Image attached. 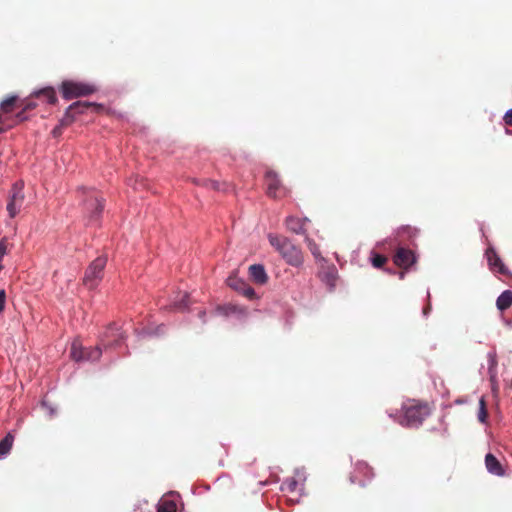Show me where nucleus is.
Listing matches in <instances>:
<instances>
[{
  "label": "nucleus",
  "instance_id": "obj_16",
  "mask_svg": "<svg viewBox=\"0 0 512 512\" xmlns=\"http://www.w3.org/2000/svg\"><path fill=\"white\" fill-rule=\"evenodd\" d=\"M308 221L307 218H304L303 220L294 217V216H288L286 218L285 224L288 230L295 234H305V229L303 227V222Z\"/></svg>",
  "mask_w": 512,
  "mask_h": 512
},
{
  "label": "nucleus",
  "instance_id": "obj_4",
  "mask_svg": "<svg viewBox=\"0 0 512 512\" xmlns=\"http://www.w3.org/2000/svg\"><path fill=\"white\" fill-rule=\"evenodd\" d=\"M107 263L106 256H99L91 264L85 271V275L83 278V282L85 286L89 289H94L97 287L99 281L102 279L103 270Z\"/></svg>",
  "mask_w": 512,
  "mask_h": 512
},
{
  "label": "nucleus",
  "instance_id": "obj_33",
  "mask_svg": "<svg viewBox=\"0 0 512 512\" xmlns=\"http://www.w3.org/2000/svg\"><path fill=\"white\" fill-rule=\"evenodd\" d=\"M397 233H406L410 238L416 237L419 233V230L415 227H411L409 225L401 226L398 228Z\"/></svg>",
  "mask_w": 512,
  "mask_h": 512
},
{
  "label": "nucleus",
  "instance_id": "obj_7",
  "mask_svg": "<svg viewBox=\"0 0 512 512\" xmlns=\"http://www.w3.org/2000/svg\"><path fill=\"white\" fill-rule=\"evenodd\" d=\"M373 477V469L366 462L358 461L355 464L353 472L350 474L349 480L353 484H359L364 487Z\"/></svg>",
  "mask_w": 512,
  "mask_h": 512
},
{
  "label": "nucleus",
  "instance_id": "obj_17",
  "mask_svg": "<svg viewBox=\"0 0 512 512\" xmlns=\"http://www.w3.org/2000/svg\"><path fill=\"white\" fill-rule=\"evenodd\" d=\"M190 304V295L187 292H185L182 295L179 294L176 296V298L173 300L171 304V307L177 311H186L189 308Z\"/></svg>",
  "mask_w": 512,
  "mask_h": 512
},
{
  "label": "nucleus",
  "instance_id": "obj_3",
  "mask_svg": "<svg viewBox=\"0 0 512 512\" xmlns=\"http://www.w3.org/2000/svg\"><path fill=\"white\" fill-rule=\"evenodd\" d=\"M87 192L86 198L83 202L84 211L87 217V225L97 226L104 209V200L99 198L96 193L91 189L83 188Z\"/></svg>",
  "mask_w": 512,
  "mask_h": 512
},
{
  "label": "nucleus",
  "instance_id": "obj_43",
  "mask_svg": "<svg viewBox=\"0 0 512 512\" xmlns=\"http://www.w3.org/2000/svg\"><path fill=\"white\" fill-rule=\"evenodd\" d=\"M295 474L297 477L301 478L302 481H305L306 477L303 470L296 469Z\"/></svg>",
  "mask_w": 512,
  "mask_h": 512
},
{
  "label": "nucleus",
  "instance_id": "obj_45",
  "mask_svg": "<svg viewBox=\"0 0 512 512\" xmlns=\"http://www.w3.org/2000/svg\"><path fill=\"white\" fill-rule=\"evenodd\" d=\"M5 253H6V247L2 243H0V259L3 258Z\"/></svg>",
  "mask_w": 512,
  "mask_h": 512
},
{
  "label": "nucleus",
  "instance_id": "obj_34",
  "mask_svg": "<svg viewBox=\"0 0 512 512\" xmlns=\"http://www.w3.org/2000/svg\"><path fill=\"white\" fill-rule=\"evenodd\" d=\"M478 420L481 422V423H484L486 422V419H487V410H486V407H485V401L483 398L480 399L479 401V411H478Z\"/></svg>",
  "mask_w": 512,
  "mask_h": 512
},
{
  "label": "nucleus",
  "instance_id": "obj_1",
  "mask_svg": "<svg viewBox=\"0 0 512 512\" xmlns=\"http://www.w3.org/2000/svg\"><path fill=\"white\" fill-rule=\"evenodd\" d=\"M402 414L398 416L397 421L403 427L418 428L423 421L430 415V409L427 404L418 403L414 400L402 405Z\"/></svg>",
  "mask_w": 512,
  "mask_h": 512
},
{
  "label": "nucleus",
  "instance_id": "obj_35",
  "mask_svg": "<svg viewBox=\"0 0 512 512\" xmlns=\"http://www.w3.org/2000/svg\"><path fill=\"white\" fill-rule=\"evenodd\" d=\"M31 107H34V105H31V104H28L22 111L18 112L16 114V118L18 119V121H25L27 120V116L25 114V111L27 108H31Z\"/></svg>",
  "mask_w": 512,
  "mask_h": 512
},
{
  "label": "nucleus",
  "instance_id": "obj_36",
  "mask_svg": "<svg viewBox=\"0 0 512 512\" xmlns=\"http://www.w3.org/2000/svg\"><path fill=\"white\" fill-rule=\"evenodd\" d=\"M6 305V292L4 289L0 290V313L4 311Z\"/></svg>",
  "mask_w": 512,
  "mask_h": 512
},
{
  "label": "nucleus",
  "instance_id": "obj_15",
  "mask_svg": "<svg viewBox=\"0 0 512 512\" xmlns=\"http://www.w3.org/2000/svg\"><path fill=\"white\" fill-rule=\"evenodd\" d=\"M249 275L257 284L263 285L268 281V276L264 265L253 264L249 267Z\"/></svg>",
  "mask_w": 512,
  "mask_h": 512
},
{
  "label": "nucleus",
  "instance_id": "obj_38",
  "mask_svg": "<svg viewBox=\"0 0 512 512\" xmlns=\"http://www.w3.org/2000/svg\"><path fill=\"white\" fill-rule=\"evenodd\" d=\"M427 298H428V304L423 308V316L427 317L431 311V303H430V291L427 290Z\"/></svg>",
  "mask_w": 512,
  "mask_h": 512
},
{
  "label": "nucleus",
  "instance_id": "obj_27",
  "mask_svg": "<svg viewBox=\"0 0 512 512\" xmlns=\"http://www.w3.org/2000/svg\"><path fill=\"white\" fill-rule=\"evenodd\" d=\"M298 485H299L298 481L295 478L290 477V478L285 479L282 482L280 488L282 491H285V492H295L297 490Z\"/></svg>",
  "mask_w": 512,
  "mask_h": 512
},
{
  "label": "nucleus",
  "instance_id": "obj_41",
  "mask_svg": "<svg viewBox=\"0 0 512 512\" xmlns=\"http://www.w3.org/2000/svg\"><path fill=\"white\" fill-rule=\"evenodd\" d=\"M207 185L215 190H220V184L215 180H208Z\"/></svg>",
  "mask_w": 512,
  "mask_h": 512
},
{
  "label": "nucleus",
  "instance_id": "obj_13",
  "mask_svg": "<svg viewBox=\"0 0 512 512\" xmlns=\"http://www.w3.org/2000/svg\"><path fill=\"white\" fill-rule=\"evenodd\" d=\"M485 466L490 474L495 476H503L505 470L499 460L491 453H487L485 456Z\"/></svg>",
  "mask_w": 512,
  "mask_h": 512
},
{
  "label": "nucleus",
  "instance_id": "obj_28",
  "mask_svg": "<svg viewBox=\"0 0 512 512\" xmlns=\"http://www.w3.org/2000/svg\"><path fill=\"white\" fill-rule=\"evenodd\" d=\"M370 261L375 268H381L387 261L384 255L371 251Z\"/></svg>",
  "mask_w": 512,
  "mask_h": 512
},
{
  "label": "nucleus",
  "instance_id": "obj_37",
  "mask_svg": "<svg viewBox=\"0 0 512 512\" xmlns=\"http://www.w3.org/2000/svg\"><path fill=\"white\" fill-rule=\"evenodd\" d=\"M64 120L60 122V124L56 125L52 130V136L57 138L61 135L62 132V126H63Z\"/></svg>",
  "mask_w": 512,
  "mask_h": 512
},
{
  "label": "nucleus",
  "instance_id": "obj_22",
  "mask_svg": "<svg viewBox=\"0 0 512 512\" xmlns=\"http://www.w3.org/2000/svg\"><path fill=\"white\" fill-rule=\"evenodd\" d=\"M36 96H43L48 104H55L57 101V95L53 88H44L34 92Z\"/></svg>",
  "mask_w": 512,
  "mask_h": 512
},
{
  "label": "nucleus",
  "instance_id": "obj_8",
  "mask_svg": "<svg viewBox=\"0 0 512 512\" xmlns=\"http://www.w3.org/2000/svg\"><path fill=\"white\" fill-rule=\"evenodd\" d=\"M125 340L124 334L120 331V328L115 324H110L101 338V345L107 348H113L119 346Z\"/></svg>",
  "mask_w": 512,
  "mask_h": 512
},
{
  "label": "nucleus",
  "instance_id": "obj_12",
  "mask_svg": "<svg viewBox=\"0 0 512 512\" xmlns=\"http://www.w3.org/2000/svg\"><path fill=\"white\" fill-rule=\"evenodd\" d=\"M487 365H488V375L492 387H494L497 383V353L495 349L488 351L487 353Z\"/></svg>",
  "mask_w": 512,
  "mask_h": 512
},
{
  "label": "nucleus",
  "instance_id": "obj_2",
  "mask_svg": "<svg viewBox=\"0 0 512 512\" xmlns=\"http://www.w3.org/2000/svg\"><path fill=\"white\" fill-rule=\"evenodd\" d=\"M268 240L287 264L295 267L303 264V256L300 249L289 238L270 233L268 234Z\"/></svg>",
  "mask_w": 512,
  "mask_h": 512
},
{
  "label": "nucleus",
  "instance_id": "obj_20",
  "mask_svg": "<svg viewBox=\"0 0 512 512\" xmlns=\"http://www.w3.org/2000/svg\"><path fill=\"white\" fill-rule=\"evenodd\" d=\"M14 442V436L11 432H8L7 435L0 441V460L7 457L10 453Z\"/></svg>",
  "mask_w": 512,
  "mask_h": 512
},
{
  "label": "nucleus",
  "instance_id": "obj_44",
  "mask_svg": "<svg viewBox=\"0 0 512 512\" xmlns=\"http://www.w3.org/2000/svg\"><path fill=\"white\" fill-rule=\"evenodd\" d=\"M389 240H390V239H384V240L378 241V242L376 243V246H377L378 248H382V247H384V245H385Z\"/></svg>",
  "mask_w": 512,
  "mask_h": 512
},
{
  "label": "nucleus",
  "instance_id": "obj_39",
  "mask_svg": "<svg viewBox=\"0 0 512 512\" xmlns=\"http://www.w3.org/2000/svg\"><path fill=\"white\" fill-rule=\"evenodd\" d=\"M503 120L507 125L512 126V108L507 110L503 116Z\"/></svg>",
  "mask_w": 512,
  "mask_h": 512
},
{
  "label": "nucleus",
  "instance_id": "obj_21",
  "mask_svg": "<svg viewBox=\"0 0 512 512\" xmlns=\"http://www.w3.org/2000/svg\"><path fill=\"white\" fill-rule=\"evenodd\" d=\"M216 312L218 314H221L224 316H229L231 314H241V315L245 314L244 309H242L238 306H235V305H231V304L224 305V306H218L216 309Z\"/></svg>",
  "mask_w": 512,
  "mask_h": 512
},
{
  "label": "nucleus",
  "instance_id": "obj_5",
  "mask_svg": "<svg viewBox=\"0 0 512 512\" xmlns=\"http://www.w3.org/2000/svg\"><path fill=\"white\" fill-rule=\"evenodd\" d=\"M95 91V86L82 82L64 81L61 86L62 96L65 100L87 96Z\"/></svg>",
  "mask_w": 512,
  "mask_h": 512
},
{
  "label": "nucleus",
  "instance_id": "obj_42",
  "mask_svg": "<svg viewBox=\"0 0 512 512\" xmlns=\"http://www.w3.org/2000/svg\"><path fill=\"white\" fill-rule=\"evenodd\" d=\"M198 317H199V319L201 320V322H202L203 324H205V323L207 322V319H206V310H204V309L199 310V312H198Z\"/></svg>",
  "mask_w": 512,
  "mask_h": 512
},
{
  "label": "nucleus",
  "instance_id": "obj_30",
  "mask_svg": "<svg viewBox=\"0 0 512 512\" xmlns=\"http://www.w3.org/2000/svg\"><path fill=\"white\" fill-rule=\"evenodd\" d=\"M18 99V96L17 95H10L8 96L7 98H5L4 100H2L0 102V108L4 111V112H8L10 110V107L13 106L15 104V102L17 101Z\"/></svg>",
  "mask_w": 512,
  "mask_h": 512
},
{
  "label": "nucleus",
  "instance_id": "obj_32",
  "mask_svg": "<svg viewBox=\"0 0 512 512\" xmlns=\"http://www.w3.org/2000/svg\"><path fill=\"white\" fill-rule=\"evenodd\" d=\"M20 208H21V206L18 205L16 201H12V200L8 201L7 207H6L7 212L11 218H14L18 214Z\"/></svg>",
  "mask_w": 512,
  "mask_h": 512
},
{
  "label": "nucleus",
  "instance_id": "obj_18",
  "mask_svg": "<svg viewBox=\"0 0 512 512\" xmlns=\"http://www.w3.org/2000/svg\"><path fill=\"white\" fill-rule=\"evenodd\" d=\"M24 184L22 181H17L12 185L9 200L16 201L18 205L22 206L24 201Z\"/></svg>",
  "mask_w": 512,
  "mask_h": 512
},
{
  "label": "nucleus",
  "instance_id": "obj_31",
  "mask_svg": "<svg viewBox=\"0 0 512 512\" xmlns=\"http://www.w3.org/2000/svg\"><path fill=\"white\" fill-rule=\"evenodd\" d=\"M157 512H176V504L173 501H163L159 504Z\"/></svg>",
  "mask_w": 512,
  "mask_h": 512
},
{
  "label": "nucleus",
  "instance_id": "obj_29",
  "mask_svg": "<svg viewBox=\"0 0 512 512\" xmlns=\"http://www.w3.org/2000/svg\"><path fill=\"white\" fill-rule=\"evenodd\" d=\"M305 242H306L309 250L311 251L312 255L317 260H323V258L321 257L320 249H319L318 245L314 242V240H312L311 238L306 236L305 237Z\"/></svg>",
  "mask_w": 512,
  "mask_h": 512
},
{
  "label": "nucleus",
  "instance_id": "obj_25",
  "mask_svg": "<svg viewBox=\"0 0 512 512\" xmlns=\"http://www.w3.org/2000/svg\"><path fill=\"white\" fill-rule=\"evenodd\" d=\"M166 329V326L164 324L159 325L156 329H142L139 331H136L138 338H144V337H150V336H156L164 333Z\"/></svg>",
  "mask_w": 512,
  "mask_h": 512
},
{
  "label": "nucleus",
  "instance_id": "obj_10",
  "mask_svg": "<svg viewBox=\"0 0 512 512\" xmlns=\"http://www.w3.org/2000/svg\"><path fill=\"white\" fill-rule=\"evenodd\" d=\"M90 108L99 110L102 108V105L89 101H76L67 107L65 117H70L73 120L77 114H83Z\"/></svg>",
  "mask_w": 512,
  "mask_h": 512
},
{
  "label": "nucleus",
  "instance_id": "obj_23",
  "mask_svg": "<svg viewBox=\"0 0 512 512\" xmlns=\"http://www.w3.org/2000/svg\"><path fill=\"white\" fill-rule=\"evenodd\" d=\"M102 355V348L101 346H95V347H89L85 348V360L84 361H91L95 362L100 359Z\"/></svg>",
  "mask_w": 512,
  "mask_h": 512
},
{
  "label": "nucleus",
  "instance_id": "obj_11",
  "mask_svg": "<svg viewBox=\"0 0 512 512\" xmlns=\"http://www.w3.org/2000/svg\"><path fill=\"white\" fill-rule=\"evenodd\" d=\"M393 261L398 267L408 268L416 262V257L411 250L400 247L397 249Z\"/></svg>",
  "mask_w": 512,
  "mask_h": 512
},
{
  "label": "nucleus",
  "instance_id": "obj_24",
  "mask_svg": "<svg viewBox=\"0 0 512 512\" xmlns=\"http://www.w3.org/2000/svg\"><path fill=\"white\" fill-rule=\"evenodd\" d=\"M85 348L74 342L71 347L72 359L76 362H83L85 360Z\"/></svg>",
  "mask_w": 512,
  "mask_h": 512
},
{
  "label": "nucleus",
  "instance_id": "obj_40",
  "mask_svg": "<svg viewBox=\"0 0 512 512\" xmlns=\"http://www.w3.org/2000/svg\"><path fill=\"white\" fill-rule=\"evenodd\" d=\"M42 406L48 411L50 416L55 415V409L46 401H42Z\"/></svg>",
  "mask_w": 512,
  "mask_h": 512
},
{
  "label": "nucleus",
  "instance_id": "obj_19",
  "mask_svg": "<svg viewBox=\"0 0 512 512\" xmlns=\"http://www.w3.org/2000/svg\"><path fill=\"white\" fill-rule=\"evenodd\" d=\"M512 305V290L503 291L496 300L497 309L504 311Z\"/></svg>",
  "mask_w": 512,
  "mask_h": 512
},
{
  "label": "nucleus",
  "instance_id": "obj_14",
  "mask_svg": "<svg viewBox=\"0 0 512 512\" xmlns=\"http://www.w3.org/2000/svg\"><path fill=\"white\" fill-rule=\"evenodd\" d=\"M266 180L268 195L273 198L277 197V192L281 188V182L279 180L278 174L274 171H267Z\"/></svg>",
  "mask_w": 512,
  "mask_h": 512
},
{
  "label": "nucleus",
  "instance_id": "obj_47",
  "mask_svg": "<svg viewBox=\"0 0 512 512\" xmlns=\"http://www.w3.org/2000/svg\"><path fill=\"white\" fill-rule=\"evenodd\" d=\"M386 271H387L388 273H390V274L395 273L393 270H389V269H387Z\"/></svg>",
  "mask_w": 512,
  "mask_h": 512
},
{
  "label": "nucleus",
  "instance_id": "obj_9",
  "mask_svg": "<svg viewBox=\"0 0 512 512\" xmlns=\"http://www.w3.org/2000/svg\"><path fill=\"white\" fill-rule=\"evenodd\" d=\"M227 285L232 289L238 291L248 299L252 300L256 297V292L245 280L231 275L227 278Z\"/></svg>",
  "mask_w": 512,
  "mask_h": 512
},
{
  "label": "nucleus",
  "instance_id": "obj_6",
  "mask_svg": "<svg viewBox=\"0 0 512 512\" xmlns=\"http://www.w3.org/2000/svg\"><path fill=\"white\" fill-rule=\"evenodd\" d=\"M484 257L487 260L489 270L493 274H500V275L512 277L511 271L504 264L503 260L498 255V253L496 252L495 248L492 245H489L487 247V249L485 250V253H484Z\"/></svg>",
  "mask_w": 512,
  "mask_h": 512
},
{
  "label": "nucleus",
  "instance_id": "obj_26",
  "mask_svg": "<svg viewBox=\"0 0 512 512\" xmlns=\"http://www.w3.org/2000/svg\"><path fill=\"white\" fill-rule=\"evenodd\" d=\"M336 277H337V272H336L335 268H331V269L327 270L322 276V281L329 286L331 291L335 287Z\"/></svg>",
  "mask_w": 512,
  "mask_h": 512
},
{
  "label": "nucleus",
  "instance_id": "obj_46",
  "mask_svg": "<svg viewBox=\"0 0 512 512\" xmlns=\"http://www.w3.org/2000/svg\"><path fill=\"white\" fill-rule=\"evenodd\" d=\"M398 276H399V279H401V280H402V279H404V277H405V272H403V271L399 272V273H398Z\"/></svg>",
  "mask_w": 512,
  "mask_h": 512
}]
</instances>
